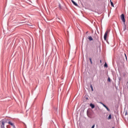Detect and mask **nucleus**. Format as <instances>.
Wrapping results in <instances>:
<instances>
[{
    "label": "nucleus",
    "instance_id": "nucleus-1",
    "mask_svg": "<svg viewBox=\"0 0 128 128\" xmlns=\"http://www.w3.org/2000/svg\"><path fill=\"white\" fill-rule=\"evenodd\" d=\"M110 32V30H106L104 35V40H106V37L108 36V34Z\"/></svg>",
    "mask_w": 128,
    "mask_h": 128
},
{
    "label": "nucleus",
    "instance_id": "nucleus-2",
    "mask_svg": "<svg viewBox=\"0 0 128 128\" xmlns=\"http://www.w3.org/2000/svg\"><path fill=\"white\" fill-rule=\"evenodd\" d=\"M121 20H122V22H126V19L124 18V14H122L121 15Z\"/></svg>",
    "mask_w": 128,
    "mask_h": 128
},
{
    "label": "nucleus",
    "instance_id": "nucleus-3",
    "mask_svg": "<svg viewBox=\"0 0 128 128\" xmlns=\"http://www.w3.org/2000/svg\"><path fill=\"white\" fill-rule=\"evenodd\" d=\"M102 106H104V108H105L106 110H107L108 111V112H110V109L108 108V106H106L104 104H102Z\"/></svg>",
    "mask_w": 128,
    "mask_h": 128
},
{
    "label": "nucleus",
    "instance_id": "nucleus-4",
    "mask_svg": "<svg viewBox=\"0 0 128 128\" xmlns=\"http://www.w3.org/2000/svg\"><path fill=\"white\" fill-rule=\"evenodd\" d=\"M72 2L74 6H78V4L76 2H74V1L73 0H72Z\"/></svg>",
    "mask_w": 128,
    "mask_h": 128
},
{
    "label": "nucleus",
    "instance_id": "nucleus-5",
    "mask_svg": "<svg viewBox=\"0 0 128 128\" xmlns=\"http://www.w3.org/2000/svg\"><path fill=\"white\" fill-rule=\"evenodd\" d=\"M8 124H10V126H14V125L12 124V122H8Z\"/></svg>",
    "mask_w": 128,
    "mask_h": 128
},
{
    "label": "nucleus",
    "instance_id": "nucleus-6",
    "mask_svg": "<svg viewBox=\"0 0 128 128\" xmlns=\"http://www.w3.org/2000/svg\"><path fill=\"white\" fill-rule=\"evenodd\" d=\"M90 106H91L92 108H94V104H90Z\"/></svg>",
    "mask_w": 128,
    "mask_h": 128
},
{
    "label": "nucleus",
    "instance_id": "nucleus-7",
    "mask_svg": "<svg viewBox=\"0 0 128 128\" xmlns=\"http://www.w3.org/2000/svg\"><path fill=\"white\" fill-rule=\"evenodd\" d=\"M88 40H89L90 41L94 40V39H92V36H88Z\"/></svg>",
    "mask_w": 128,
    "mask_h": 128
},
{
    "label": "nucleus",
    "instance_id": "nucleus-8",
    "mask_svg": "<svg viewBox=\"0 0 128 128\" xmlns=\"http://www.w3.org/2000/svg\"><path fill=\"white\" fill-rule=\"evenodd\" d=\"M110 4H111V6H114V2H112V0H110Z\"/></svg>",
    "mask_w": 128,
    "mask_h": 128
},
{
    "label": "nucleus",
    "instance_id": "nucleus-9",
    "mask_svg": "<svg viewBox=\"0 0 128 128\" xmlns=\"http://www.w3.org/2000/svg\"><path fill=\"white\" fill-rule=\"evenodd\" d=\"M110 118H112V115L110 114L108 117V120H110Z\"/></svg>",
    "mask_w": 128,
    "mask_h": 128
},
{
    "label": "nucleus",
    "instance_id": "nucleus-10",
    "mask_svg": "<svg viewBox=\"0 0 128 128\" xmlns=\"http://www.w3.org/2000/svg\"><path fill=\"white\" fill-rule=\"evenodd\" d=\"M104 66V68H108V64H106V63H105Z\"/></svg>",
    "mask_w": 128,
    "mask_h": 128
},
{
    "label": "nucleus",
    "instance_id": "nucleus-11",
    "mask_svg": "<svg viewBox=\"0 0 128 128\" xmlns=\"http://www.w3.org/2000/svg\"><path fill=\"white\" fill-rule=\"evenodd\" d=\"M90 88L92 89V92L94 90V88H92V86L90 85Z\"/></svg>",
    "mask_w": 128,
    "mask_h": 128
},
{
    "label": "nucleus",
    "instance_id": "nucleus-12",
    "mask_svg": "<svg viewBox=\"0 0 128 128\" xmlns=\"http://www.w3.org/2000/svg\"><path fill=\"white\" fill-rule=\"evenodd\" d=\"M89 60H90V64H92V58H90Z\"/></svg>",
    "mask_w": 128,
    "mask_h": 128
},
{
    "label": "nucleus",
    "instance_id": "nucleus-13",
    "mask_svg": "<svg viewBox=\"0 0 128 128\" xmlns=\"http://www.w3.org/2000/svg\"><path fill=\"white\" fill-rule=\"evenodd\" d=\"M124 55H125V56H126V60H127L126 54H124Z\"/></svg>",
    "mask_w": 128,
    "mask_h": 128
},
{
    "label": "nucleus",
    "instance_id": "nucleus-14",
    "mask_svg": "<svg viewBox=\"0 0 128 128\" xmlns=\"http://www.w3.org/2000/svg\"><path fill=\"white\" fill-rule=\"evenodd\" d=\"M92 128H94V125H93L92 127Z\"/></svg>",
    "mask_w": 128,
    "mask_h": 128
},
{
    "label": "nucleus",
    "instance_id": "nucleus-15",
    "mask_svg": "<svg viewBox=\"0 0 128 128\" xmlns=\"http://www.w3.org/2000/svg\"><path fill=\"white\" fill-rule=\"evenodd\" d=\"M108 82H110V78H108Z\"/></svg>",
    "mask_w": 128,
    "mask_h": 128
},
{
    "label": "nucleus",
    "instance_id": "nucleus-16",
    "mask_svg": "<svg viewBox=\"0 0 128 128\" xmlns=\"http://www.w3.org/2000/svg\"><path fill=\"white\" fill-rule=\"evenodd\" d=\"M100 64H102V60H100Z\"/></svg>",
    "mask_w": 128,
    "mask_h": 128
},
{
    "label": "nucleus",
    "instance_id": "nucleus-17",
    "mask_svg": "<svg viewBox=\"0 0 128 128\" xmlns=\"http://www.w3.org/2000/svg\"><path fill=\"white\" fill-rule=\"evenodd\" d=\"M2 124H3V125H4V122H2Z\"/></svg>",
    "mask_w": 128,
    "mask_h": 128
},
{
    "label": "nucleus",
    "instance_id": "nucleus-18",
    "mask_svg": "<svg viewBox=\"0 0 128 128\" xmlns=\"http://www.w3.org/2000/svg\"><path fill=\"white\" fill-rule=\"evenodd\" d=\"M119 80H120V78H119Z\"/></svg>",
    "mask_w": 128,
    "mask_h": 128
}]
</instances>
